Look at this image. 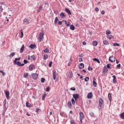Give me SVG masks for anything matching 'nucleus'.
<instances>
[{
	"label": "nucleus",
	"mask_w": 124,
	"mask_h": 124,
	"mask_svg": "<svg viewBox=\"0 0 124 124\" xmlns=\"http://www.w3.org/2000/svg\"><path fill=\"white\" fill-rule=\"evenodd\" d=\"M44 37V32H40V34H39L38 36V41H39L40 42H41V41H42V40H43V38Z\"/></svg>",
	"instance_id": "1"
},
{
	"label": "nucleus",
	"mask_w": 124,
	"mask_h": 124,
	"mask_svg": "<svg viewBox=\"0 0 124 124\" xmlns=\"http://www.w3.org/2000/svg\"><path fill=\"white\" fill-rule=\"evenodd\" d=\"M102 104H103V100L102 98H100L99 100V105L98 106L99 110H101V109H102Z\"/></svg>",
	"instance_id": "2"
},
{
	"label": "nucleus",
	"mask_w": 124,
	"mask_h": 124,
	"mask_svg": "<svg viewBox=\"0 0 124 124\" xmlns=\"http://www.w3.org/2000/svg\"><path fill=\"white\" fill-rule=\"evenodd\" d=\"M73 76V73H72V71H69L68 72H67V77H68V78H72Z\"/></svg>",
	"instance_id": "3"
},
{
	"label": "nucleus",
	"mask_w": 124,
	"mask_h": 124,
	"mask_svg": "<svg viewBox=\"0 0 124 124\" xmlns=\"http://www.w3.org/2000/svg\"><path fill=\"white\" fill-rule=\"evenodd\" d=\"M4 93L7 99H9V98H10V96H9L10 93H9V91H5Z\"/></svg>",
	"instance_id": "4"
},
{
	"label": "nucleus",
	"mask_w": 124,
	"mask_h": 124,
	"mask_svg": "<svg viewBox=\"0 0 124 124\" xmlns=\"http://www.w3.org/2000/svg\"><path fill=\"white\" fill-rule=\"evenodd\" d=\"M31 76L34 80H37V78H38V74L37 73L32 74Z\"/></svg>",
	"instance_id": "5"
},
{
	"label": "nucleus",
	"mask_w": 124,
	"mask_h": 124,
	"mask_svg": "<svg viewBox=\"0 0 124 124\" xmlns=\"http://www.w3.org/2000/svg\"><path fill=\"white\" fill-rule=\"evenodd\" d=\"M28 63L27 62H24V63H21V62H14V64L18 65V66H24L25 64Z\"/></svg>",
	"instance_id": "6"
},
{
	"label": "nucleus",
	"mask_w": 124,
	"mask_h": 124,
	"mask_svg": "<svg viewBox=\"0 0 124 124\" xmlns=\"http://www.w3.org/2000/svg\"><path fill=\"white\" fill-rule=\"evenodd\" d=\"M109 62H115V61H116V58H115V57H114L113 56H111L109 58Z\"/></svg>",
	"instance_id": "7"
},
{
	"label": "nucleus",
	"mask_w": 124,
	"mask_h": 124,
	"mask_svg": "<svg viewBox=\"0 0 124 124\" xmlns=\"http://www.w3.org/2000/svg\"><path fill=\"white\" fill-rule=\"evenodd\" d=\"M73 96L76 101L77 100V99L80 98V95L78 94H73Z\"/></svg>",
	"instance_id": "8"
},
{
	"label": "nucleus",
	"mask_w": 124,
	"mask_h": 124,
	"mask_svg": "<svg viewBox=\"0 0 124 124\" xmlns=\"http://www.w3.org/2000/svg\"><path fill=\"white\" fill-rule=\"evenodd\" d=\"M52 73L53 75V79L54 80H56V77H57V71L56 70H53Z\"/></svg>",
	"instance_id": "9"
},
{
	"label": "nucleus",
	"mask_w": 124,
	"mask_h": 124,
	"mask_svg": "<svg viewBox=\"0 0 124 124\" xmlns=\"http://www.w3.org/2000/svg\"><path fill=\"white\" fill-rule=\"evenodd\" d=\"M35 69V66H34V65L31 64L29 66V69L31 71L32 70H33V69Z\"/></svg>",
	"instance_id": "10"
},
{
	"label": "nucleus",
	"mask_w": 124,
	"mask_h": 124,
	"mask_svg": "<svg viewBox=\"0 0 124 124\" xmlns=\"http://www.w3.org/2000/svg\"><path fill=\"white\" fill-rule=\"evenodd\" d=\"M93 93H90L87 95V98H88V99H91V98H93Z\"/></svg>",
	"instance_id": "11"
},
{
	"label": "nucleus",
	"mask_w": 124,
	"mask_h": 124,
	"mask_svg": "<svg viewBox=\"0 0 124 124\" xmlns=\"http://www.w3.org/2000/svg\"><path fill=\"white\" fill-rule=\"evenodd\" d=\"M79 119H84L85 116L84 115V113L82 112L81 111L79 112Z\"/></svg>",
	"instance_id": "12"
},
{
	"label": "nucleus",
	"mask_w": 124,
	"mask_h": 124,
	"mask_svg": "<svg viewBox=\"0 0 124 124\" xmlns=\"http://www.w3.org/2000/svg\"><path fill=\"white\" fill-rule=\"evenodd\" d=\"M112 78H113V80H112V83L113 84H116L117 83V80L116 79V76L114 75L112 76Z\"/></svg>",
	"instance_id": "13"
},
{
	"label": "nucleus",
	"mask_w": 124,
	"mask_h": 124,
	"mask_svg": "<svg viewBox=\"0 0 124 124\" xmlns=\"http://www.w3.org/2000/svg\"><path fill=\"white\" fill-rule=\"evenodd\" d=\"M108 98L110 102L112 101V93H109L108 94Z\"/></svg>",
	"instance_id": "14"
},
{
	"label": "nucleus",
	"mask_w": 124,
	"mask_h": 124,
	"mask_svg": "<svg viewBox=\"0 0 124 124\" xmlns=\"http://www.w3.org/2000/svg\"><path fill=\"white\" fill-rule=\"evenodd\" d=\"M85 66V65L83 63H81L79 66H78V68L80 69H83V68Z\"/></svg>",
	"instance_id": "15"
},
{
	"label": "nucleus",
	"mask_w": 124,
	"mask_h": 124,
	"mask_svg": "<svg viewBox=\"0 0 124 124\" xmlns=\"http://www.w3.org/2000/svg\"><path fill=\"white\" fill-rule=\"evenodd\" d=\"M24 49H25V45H22L20 50V53H23V52H24Z\"/></svg>",
	"instance_id": "16"
},
{
	"label": "nucleus",
	"mask_w": 124,
	"mask_h": 124,
	"mask_svg": "<svg viewBox=\"0 0 124 124\" xmlns=\"http://www.w3.org/2000/svg\"><path fill=\"white\" fill-rule=\"evenodd\" d=\"M65 11L69 15H71V12H70V10L68 8H65Z\"/></svg>",
	"instance_id": "17"
},
{
	"label": "nucleus",
	"mask_w": 124,
	"mask_h": 124,
	"mask_svg": "<svg viewBox=\"0 0 124 124\" xmlns=\"http://www.w3.org/2000/svg\"><path fill=\"white\" fill-rule=\"evenodd\" d=\"M36 46V45H35V44H31L30 45L29 47L31 49H34V48H35Z\"/></svg>",
	"instance_id": "18"
},
{
	"label": "nucleus",
	"mask_w": 124,
	"mask_h": 124,
	"mask_svg": "<svg viewBox=\"0 0 124 124\" xmlns=\"http://www.w3.org/2000/svg\"><path fill=\"white\" fill-rule=\"evenodd\" d=\"M43 8V5H40L39 7V10L37 11V12H41V10Z\"/></svg>",
	"instance_id": "19"
},
{
	"label": "nucleus",
	"mask_w": 124,
	"mask_h": 124,
	"mask_svg": "<svg viewBox=\"0 0 124 124\" xmlns=\"http://www.w3.org/2000/svg\"><path fill=\"white\" fill-rule=\"evenodd\" d=\"M92 44L93 45V46H97V42L96 41H93Z\"/></svg>",
	"instance_id": "20"
},
{
	"label": "nucleus",
	"mask_w": 124,
	"mask_h": 124,
	"mask_svg": "<svg viewBox=\"0 0 124 124\" xmlns=\"http://www.w3.org/2000/svg\"><path fill=\"white\" fill-rule=\"evenodd\" d=\"M70 29L71 31H74L75 30V27H74L73 25H71L70 26Z\"/></svg>",
	"instance_id": "21"
},
{
	"label": "nucleus",
	"mask_w": 124,
	"mask_h": 124,
	"mask_svg": "<svg viewBox=\"0 0 124 124\" xmlns=\"http://www.w3.org/2000/svg\"><path fill=\"white\" fill-rule=\"evenodd\" d=\"M20 32H21V36L20 37V38H23L24 37V32L23 31V30H20Z\"/></svg>",
	"instance_id": "22"
},
{
	"label": "nucleus",
	"mask_w": 124,
	"mask_h": 124,
	"mask_svg": "<svg viewBox=\"0 0 124 124\" xmlns=\"http://www.w3.org/2000/svg\"><path fill=\"white\" fill-rule=\"evenodd\" d=\"M58 21H59V18L58 17H56L54 21L55 25H57V23H58Z\"/></svg>",
	"instance_id": "23"
},
{
	"label": "nucleus",
	"mask_w": 124,
	"mask_h": 124,
	"mask_svg": "<svg viewBox=\"0 0 124 124\" xmlns=\"http://www.w3.org/2000/svg\"><path fill=\"white\" fill-rule=\"evenodd\" d=\"M4 110L3 111V115H4V113H5V112L6 111V110L7 109V108H6V106H4Z\"/></svg>",
	"instance_id": "24"
},
{
	"label": "nucleus",
	"mask_w": 124,
	"mask_h": 124,
	"mask_svg": "<svg viewBox=\"0 0 124 124\" xmlns=\"http://www.w3.org/2000/svg\"><path fill=\"white\" fill-rule=\"evenodd\" d=\"M15 56V52H13L11 53L10 55H9V57L10 58H13V57H14Z\"/></svg>",
	"instance_id": "25"
},
{
	"label": "nucleus",
	"mask_w": 124,
	"mask_h": 124,
	"mask_svg": "<svg viewBox=\"0 0 124 124\" xmlns=\"http://www.w3.org/2000/svg\"><path fill=\"white\" fill-rule=\"evenodd\" d=\"M103 43L104 45H108V44H109V42H108L107 40L103 41Z\"/></svg>",
	"instance_id": "26"
},
{
	"label": "nucleus",
	"mask_w": 124,
	"mask_h": 124,
	"mask_svg": "<svg viewBox=\"0 0 124 124\" xmlns=\"http://www.w3.org/2000/svg\"><path fill=\"white\" fill-rule=\"evenodd\" d=\"M103 72H108V69H107V67H106V66L104 67Z\"/></svg>",
	"instance_id": "27"
},
{
	"label": "nucleus",
	"mask_w": 124,
	"mask_h": 124,
	"mask_svg": "<svg viewBox=\"0 0 124 124\" xmlns=\"http://www.w3.org/2000/svg\"><path fill=\"white\" fill-rule=\"evenodd\" d=\"M24 23H26L27 24H28V25H29V24H30V22H29V20H28V19L27 18H25L23 20Z\"/></svg>",
	"instance_id": "28"
},
{
	"label": "nucleus",
	"mask_w": 124,
	"mask_h": 124,
	"mask_svg": "<svg viewBox=\"0 0 124 124\" xmlns=\"http://www.w3.org/2000/svg\"><path fill=\"white\" fill-rule=\"evenodd\" d=\"M60 17L62 18H64V17H65V15H64V14L63 13H62L60 14Z\"/></svg>",
	"instance_id": "29"
},
{
	"label": "nucleus",
	"mask_w": 124,
	"mask_h": 124,
	"mask_svg": "<svg viewBox=\"0 0 124 124\" xmlns=\"http://www.w3.org/2000/svg\"><path fill=\"white\" fill-rule=\"evenodd\" d=\"M31 61H35V56L34 55L31 56Z\"/></svg>",
	"instance_id": "30"
},
{
	"label": "nucleus",
	"mask_w": 124,
	"mask_h": 124,
	"mask_svg": "<svg viewBox=\"0 0 124 124\" xmlns=\"http://www.w3.org/2000/svg\"><path fill=\"white\" fill-rule=\"evenodd\" d=\"M21 60V58L19 57L18 58H15L14 62H17V61H20Z\"/></svg>",
	"instance_id": "31"
},
{
	"label": "nucleus",
	"mask_w": 124,
	"mask_h": 124,
	"mask_svg": "<svg viewBox=\"0 0 124 124\" xmlns=\"http://www.w3.org/2000/svg\"><path fill=\"white\" fill-rule=\"evenodd\" d=\"M45 97H46V93H44L42 96V100H45Z\"/></svg>",
	"instance_id": "32"
},
{
	"label": "nucleus",
	"mask_w": 124,
	"mask_h": 124,
	"mask_svg": "<svg viewBox=\"0 0 124 124\" xmlns=\"http://www.w3.org/2000/svg\"><path fill=\"white\" fill-rule=\"evenodd\" d=\"M93 86H94L95 87H96L97 86V83L94 80L93 81Z\"/></svg>",
	"instance_id": "33"
},
{
	"label": "nucleus",
	"mask_w": 124,
	"mask_h": 124,
	"mask_svg": "<svg viewBox=\"0 0 124 124\" xmlns=\"http://www.w3.org/2000/svg\"><path fill=\"white\" fill-rule=\"evenodd\" d=\"M93 61L94 62H100V61H99V60H98V59H96V58H94V59H93Z\"/></svg>",
	"instance_id": "34"
},
{
	"label": "nucleus",
	"mask_w": 124,
	"mask_h": 124,
	"mask_svg": "<svg viewBox=\"0 0 124 124\" xmlns=\"http://www.w3.org/2000/svg\"><path fill=\"white\" fill-rule=\"evenodd\" d=\"M89 80H90V78L88 77H86L84 79L85 82H89Z\"/></svg>",
	"instance_id": "35"
},
{
	"label": "nucleus",
	"mask_w": 124,
	"mask_h": 124,
	"mask_svg": "<svg viewBox=\"0 0 124 124\" xmlns=\"http://www.w3.org/2000/svg\"><path fill=\"white\" fill-rule=\"evenodd\" d=\"M49 49L48 48H46L45 49H44V53H49Z\"/></svg>",
	"instance_id": "36"
},
{
	"label": "nucleus",
	"mask_w": 124,
	"mask_h": 124,
	"mask_svg": "<svg viewBox=\"0 0 124 124\" xmlns=\"http://www.w3.org/2000/svg\"><path fill=\"white\" fill-rule=\"evenodd\" d=\"M29 76V73H26V74H24L23 77L24 78H27V77Z\"/></svg>",
	"instance_id": "37"
},
{
	"label": "nucleus",
	"mask_w": 124,
	"mask_h": 124,
	"mask_svg": "<svg viewBox=\"0 0 124 124\" xmlns=\"http://www.w3.org/2000/svg\"><path fill=\"white\" fill-rule=\"evenodd\" d=\"M111 33V31L109 30L106 31V34L107 35H109Z\"/></svg>",
	"instance_id": "38"
},
{
	"label": "nucleus",
	"mask_w": 124,
	"mask_h": 124,
	"mask_svg": "<svg viewBox=\"0 0 124 124\" xmlns=\"http://www.w3.org/2000/svg\"><path fill=\"white\" fill-rule=\"evenodd\" d=\"M70 122L71 124H75V122H74V120H73V119H70Z\"/></svg>",
	"instance_id": "39"
},
{
	"label": "nucleus",
	"mask_w": 124,
	"mask_h": 124,
	"mask_svg": "<svg viewBox=\"0 0 124 124\" xmlns=\"http://www.w3.org/2000/svg\"><path fill=\"white\" fill-rule=\"evenodd\" d=\"M71 101L73 105H75V100H74V98L72 99Z\"/></svg>",
	"instance_id": "40"
},
{
	"label": "nucleus",
	"mask_w": 124,
	"mask_h": 124,
	"mask_svg": "<svg viewBox=\"0 0 124 124\" xmlns=\"http://www.w3.org/2000/svg\"><path fill=\"white\" fill-rule=\"evenodd\" d=\"M26 107H31V104L29 103V102H27L26 103Z\"/></svg>",
	"instance_id": "41"
},
{
	"label": "nucleus",
	"mask_w": 124,
	"mask_h": 124,
	"mask_svg": "<svg viewBox=\"0 0 124 124\" xmlns=\"http://www.w3.org/2000/svg\"><path fill=\"white\" fill-rule=\"evenodd\" d=\"M3 11V8H2V6H0V13H1Z\"/></svg>",
	"instance_id": "42"
},
{
	"label": "nucleus",
	"mask_w": 124,
	"mask_h": 124,
	"mask_svg": "<svg viewBox=\"0 0 124 124\" xmlns=\"http://www.w3.org/2000/svg\"><path fill=\"white\" fill-rule=\"evenodd\" d=\"M67 105H68V107H71V102H70V101L68 102Z\"/></svg>",
	"instance_id": "43"
},
{
	"label": "nucleus",
	"mask_w": 124,
	"mask_h": 124,
	"mask_svg": "<svg viewBox=\"0 0 124 124\" xmlns=\"http://www.w3.org/2000/svg\"><path fill=\"white\" fill-rule=\"evenodd\" d=\"M113 46H120V44L117 43H113Z\"/></svg>",
	"instance_id": "44"
},
{
	"label": "nucleus",
	"mask_w": 124,
	"mask_h": 124,
	"mask_svg": "<svg viewBox=\"0 0 124 124\" xmlns=\"http://www.w3.org/2000/svg\"><path fill=\"white\" fill-rule=\"evenodd\" d=\"M107 36L108 39H111L112 37H113V36H112V35H108Z\"/></svg>",
	"instance_id": "45"
},
{
	"label": "nucleus",
	"mask_w": 124,
	"mask_h": 124,
	"mask_svg": "<svg viewBox=\"0 0 124 124\" xmlns=\"http://www.w3.org/2000/svg\"><path fill=\"white\" fill-rule=\"evenodd\" d=\"M41 83H44V82H45V78H42L41 79Z\"/></svg>",
	"instance_id": "46"
},
{
	"label": "nucleus",
	"mask_w": 124,
	"mask_h": 124,
	"mask_svg": "<svg viewBox=\"0 0 124 124\" xmlns=\"http://www.w3.org/2000/svg\"><path fill=\"white\" fill-rule=\"evenodd\" d=\"M46 92H48L50 91V87L47 86L46 89Z\"/></svg>",
	"instance_id": "47"
},
{
	"label": "nucleus",
	"mask_w": 124,
	"mask_h": 124,
	"mask_svg": "<svg viewBox=\"0 0 124 124\" xmlns=\"http://www.w3.org/2000/svg\"><path fill=\"white\" fill-rule=\"evenodd\" d=\"M48 58V55H44V59L46 60Z\"/></svg>",
	"instance_id": "48"
},
{
	"label": "nucleus",
	"mask_w": 124,
	"mask_h": 124,
	"mask_svg": "<svg viewBox=\"0 0 124 124\" xmlns=\"http://www.w3.org/2000/svg\"><path fill=\"white\" fill-rule=\"evenodd\" d=\"M120 117H121V118H122L123 119H124V112L120 114Z\"/></svg>",
	"instance_id": "49"
},
{
	"label": "nucleus",
	"mask_w": 124,
	"mask_h": 124,
	"mask_svg": "<svg viewBox=\"0 0 124 124\" xmlns=\"http://www.w3.org/2000/svg\"><path fill=\"white\" fill-rule=\"evenodd\" d=\"M90 115L91 117H93V116H94V113H93V112H91L90 113Z\"/></svg>",
	"instance_id": "50"
},
{
	"label": "nucleus",
	"mask_w": 124,
	"mask_h": 124,
	"mask_svg": "<svg viewBox=\"0 0 124 124\" xmlns=\"http://www.w3.org/2000/svg\"><path fill=\"white\" fill-rule=\"evenodd\" d=\"M107 68H111V64H108L107 65Z\"/></svg>",
	"instance_id": "51"
},
{
	"label": "nucleus",
	"mask_w": 124,
	"mask_h": 124,
	"mask_svg": "<svg viewBox=\"0 0 124 124\" xmlns=\"http://www.w3.org/2000/svg\"><path fill=\"white\" fill-rule=\"evenodd\" d=\"M71 91H76V88L75 87H72L70 88Z\"/></svg>",
	"instance_id": "52"
},
{
	"label": "nucleus",
	"mask_w": 124,
	"mask_h": 124,
	"mask_svg": "<svg viewBox=\"0 0 124 124\" xmlns=\"http://www.w3.org/2000/svg\"><path fill=\"white\" fill-rule=\"evenodd\" d=\"M95 11H96V12H98V11H99V9L98 7H95Z\"/></svg>",
	"instance_id": "53"
},
{
	"label": "nucleus",
	"mask_w": 124,
	"mask_h": 124,
	"mask_svg": "<svg viewBox=\"0 0 124 124\" xmlns=\"http://www.w3.org/2000/svg\"><path fill=\"white\" fill-rule=\"evenodd\" d=\"M88 70H89V71H91V70H93V68H92L91 67V66H88Z\"/></svg>",
	"instance_id": "54"
},
{
	"label": "nucleus",
	"mask_w": 124,
	"mask_h": 124,
	"mask_svg": "<svg viewBox=\"0 0 124 124\" xmlns=\"http://www.w3.org/2000/svg\"><path fill=\"white\" fill-rule=\"evenodd\" d=\"M116 67H117V68H118L119 69H120L121 68V64H118L117 66Z\"/></svg>",
	"instance_id": "55"
},
{
	"label": "nucleus",
	"mask_w": 124,
	"mask_h": 124,
	"mask_svg": "<svg viewBox=\"0 0 124 124\" xmlns=\"http://www.w3.org/2000/svg\"><path fill=\"white\" fill-rule=\"evenodd\" d=\"M6 105V100L5 99L3 102V106H5Z\"/></svg>",
	"instance_id": "56"
},
{
	"label": "nucleus",
	"mask_w": 124,
	"mask_h": 124,
	"mask_svg": "<svg viewBox=\"0 0 124 124\" xmlns=\"http://www.w3.org/2000/svg\"><path fill=\"white\" fill-rule=\"evenodd\" d=\"M70 25H71V23H70V22H68V23L66 24V27H69V26H70Z\"/></svg>",
	"instance_id": "57"
},
{
	"label": "nucleus",
	"mask_w": 124,
	"mask_h": 124,
	"mask_svg": "<svg viewBox=\"0 0 124 124\" xmlns=\"http://www.w3.org/2000/svg\"><path fill=\"white\" fill-rule=\"evenodd\" d=\"M62 21H58V25H62Z\"/></svg>",
	"instance_id": "58"
},
{
	"label": "nucleus",
	"mask_w": 124,
	"mask_h": 124,
	"mask_svg": "<svg viewBox=\"0 0 124 124\" xmlns=\"http://www.w3.org/2000/svg\"><path fill=\"white\" fill-rule=\"evenodd\" d=\"M52 63H53V62H49L48 65L49 67H52Z\"/></svg>",
	"instance_id": "59"
},
{
	"label": "nucleus",
	"mask_w": 124,
	"mask_h": 124,
	"mask_svg": "<svg viewBox=\"0 0 124 124\" xmlns=\"http://www.w3.org/2000/svg\"><path fill=\"white\" fill-rule=\"evenodd\" d=\"M39 110H40V108H37L36 109V113H38V111H39Z\"/></svg>",
	"instance_id": "60"
},
{
	"label": "nucleus",
	"mask_w": 124,
	"mask_h": 124,
	"mask_svg": "<svg viewBox=\"0 0 124 124\" xmlns=\"http://www.w3.org/2000/svg\"><path fill=\"white\" fill-rule=\"evenodd\" d=\"M60 115L62 117H63V112H60Z\"/></svg>",
	"instance_id": "61"
},
{
	"label": "nucleus",
	"mask_w": 124,
	"mask_h": 124,
	"mask_svg": "<svg viewBox=\"0 0 124 124\" xmlns=\"http://www.w3.org/2000/svg\"><path fill=\"white\" fill-rule=\"evenodd\" d=\"M78 60H79V62H83V59H82V58H79Z\"/></svg>",
	"instance_id": "62"
},
{
	"label": "nucleus",
	"mask_w": 124,
	"mask_h": 124,
	"mask_svg": "<svg viewBox=\"0 0 124 124\" xmlns=\"http://www.w3.org/2000/svg\"><path fill=\"white\" fill-rule=\"evenodd\" d=\"M101 14L102 15H104V14H105V12H104V11H102Z\"/></svg>",
	"instance_id": "63"
},
{
	"label": "nucleus",
	"mask_w": 124,
	"mask_h": 124,
	"mask_svg": "<svg viewBox=\"0 0 124 124\" xmlns=\"http://www.w3.org/2000/svg\"><path fill=\"white\" fill-rule=\"evenodd\" d=\"M82 45H87V43H86V42H83Z\"/></svg>",
	"instance_id": "64"
}]
</instances>
